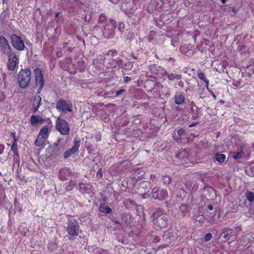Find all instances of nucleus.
Wrapping results in <instances>:
<instances>
[{
    "mask_svg": "<svg viewBox=\"0 0 254 254\" xmlns=\"http://www.w3.org/2000/svg\"><path fill=\"white\" fill-rule=\"evenodd\" d=\"M151 217L154 227L156 229L167 228L170 225V217L166 211L160 207L155 208L152 210Z\"/></svg>",
    "mask_w": 254,
    "mask_h": 254,
    "instance_id": "f257e3e1",
    "label": "nucleus"
},
{
    "mask_svg": "<svg viewBox=\"0 0 254 254\" xmlns=\"http://www.w3.org/2000/svg\"><path fill=\"white\" fill-rule=\"evenodd\" d=\"M65 230L68 235V240L73 241L80 232V226L75 219L69 218Z\"/></svg>",
    "mask_w": 254,
    "mask_h": 254,
    "instance_id": "f03ea898",
    "label": "nucleus"
},
{
    "mask_svg": "<svg viewBox=\"0 0 254 254\" xmlns=\"http://www.w3.org/2000/svg\"><path fill=\"white\" fill-rule=\"evenodd\" d=\"M31 71L30 69L26 68L21 69L18 73V82L21 88H25L28 87L31 82Z\"/></svg>",
    "mask_w": 254,
    "mask_h": 254,
    "instance_id": "7ed1b4c3",
    "label": "nucleus"
},
{
    "mask_svg": "<svg viewBox=\"0 0 254 254\" xmlns=\"http://www.w3.org/2000/svg\"><path fill=\"white\" fill-rule=\"evenodd\" d=\"M116 23V21L113 19L105 20V25L103 26L104 28L103 29V35L104 37L107 39H110L114 36Z\"/></svg>",
    "mask_w": 254,
    "mask_h": 254,
    "instance_id": "20e7f679",
    "label": "nucleus"
},
{
    "mask_svg": "<svg viewBox=\"0 0 254 254\" xmlns=\"http://www.w3.org/2000/svg\"><path fill=\"white\" fill-rule=\"evenodd\" d=\"M10 41L12 47L16 50L19 51H22L26 47L23 38L17 35L16 34H12L10 36Z\"/></svg>",
    "mask_w": 254,
    "mask_h": 254,
    "instance_id": "39448f33",
    "label": "nucleus"
},
{
    "mask_svg": "<svg viewBox=\"0 0 254 254\" xmlns=\"http://www.w3.org/2000/svg\"><path fill=\"white\" fill-rule=\"evenodd\" d=\"M151 197L159 201H163L168 197V193L167 190L160 187H154L151 193Z\"/></svg>",
    "mask_w": 254,
    "mask_h": 254,
    "instance_id": "423d86ee",
    "label": "nucleus"
},
{
    "mask_svg": "<svg viewBox=\"0 0 254 254\" xmlns=\"http://www.w3.org/2000/svg\"><path fill=\"white\" fill-rule=\"evenodd\" d=\"M34 79L36 87L38 88V93H40L44 85V73L40 68L34 69Z\"/></svg>",
    "mask_w": 254,
    "mask_h": 254,
    "instance_id": "0eeeda50",
    "label": "nucleus"
},
{
    "mask_svg": "<svg viewBox=\"0 0 254 254\" xmlns=\"http://www.w3.org/2000/svg\"><path fill=\"white\" fill-rule=\"evenodd\" d=\"M56 127L58 131L63 135H67L70 131V127L66 121L58 117L56 121Z\"/></svg>",
    "mask_w": 254,
    "mask_h": 254,
    "instance_id": "6e6552de",
    "label": "nucleus"
},
{
    "mask_svg": "<svg viewBox=\"0 0 254 254\" xmlns=\"http://www.w3.org/2000/svg\"><path fill=\"white\" fill-rule=\"evenodd\" d=\"M57 109L60 112L66 113L73 111V105L69 101H66L64 99H60L56 104Z\"/></svg>",
    "mask_w": 254,
    "mask_h": 254,
    "instance_id": "1a4fd4ad",
    "label": "nucleus"
},
{
    "mask_svg": "<svg viewBox=\"0 0 254 254\" xmlns=\"http://www.w3.org/2000/svg\"><path fill=\"white\" fill-rule=\"evenodd\" d=\"M14 52L6 38L3 36H0V52L7 56Z\"/></svg>",
    "mask_w": 254,
    "mask_h": 254,
    "instance_id": "9d476101",
    "label": "nucleus"
},
{
    "mask_svg": "<svg viewBox=\"0 0 254 254\" xmlns=\"http://www.w3.org/2000/svg\"><path fill=\"white\" fill-rule=\"evenodd\" d=\"M8 61L7 63V68L9 70H13L19 63V58L14 52L9 55H7Z\"/></svg>",
    "mask_w": 254,
    "mask_h": 254,
    "instance_id": "9b49d317",
    "label": "nucleus"
},
{
    "mask_svg": "<svg viewBox=\"0 0 254 254\" xmlns=\"http://www.w3.org/2000/svg\"><path fill=\"white\" fill-rule=\"evenodd\" d=\"M80 139L78 137H75L73 140V146L67 150L64 154V158H67L75 153L77 152L80 145Z\"/></svg>",
    "mask_w": 254,
    "mask_h": 254,
    "instance_id": "f8f14e48",
    "label": "nucleus"
},
{
    "mask_svg": "<svg viewBox=\"0 0 254 254\" xmlns=\"http://www.w3.org/2000/svg\"><path fill=\"white\" fill-rule=\"evenodd\" d=\"M79 190L82 193L88 194H93L94 190L91 184L82 183L79 184Z\"/></svg>",
    "mask_w": 254,
    "mask_h": 254,
    "instance_id": "ddd939ff",
    "label": "nucleus"
},
{
    "mask_svg": "<svg viewBox=\"0 0 254 254\" xmlns=\"http://www.w3.org/2000/svg\"><path fill=\"white\" fill-rule=\"evenodd\" d=\"M148 68L153 74L157 76H161L164 72L163 68L155 64H150L148 66Z\"/></svg>",
    "mask_w": 254,
    "mask_h": 254,
    "instance_id": "4468645a",
    "label": "nucleus"
},
{
    "mask_svg": "<svg viewBox=\"0 0 254 254\" xmlns=\"http://www.w3.org/2000/svg\"><path fill=\"white\" fill-rule=\"evenodd\" d=\"M190 106L191 113L192 115V119L196 120L198 118L199 115L200 114V109L195 105L193 101H191L190 102Z\"/></svg>",
    "mask_w": 254,
    "mask_h": 254,
    "instance_id": "2eb2a0df",
    "label": "nucleus"
},
{
    "mask_svg": "<svg viewBox=\"0 0 254 254\" xmlns=\"http://www.w3.org/2000/svg\"><path fill=\"white\" fill-rule=\"evenodd\" d=\"M131 222V216L129 214L123 213L121 215V221H116L115 224L122 225H128Z\"/></svg>",
    "mask_w": 254,
    "mask_h": 254,
    "instance_id": "dca6fc26",
    "label": "nucleus"
},
{
    "mask_svg": "<svg viewBox=\"0 0 254 254\" xmlns=\"http://www.w3.org/2000/svg\"><path fill=\"white\" fill-rule=\"evenodd\" d=\"M71 173V170L69 168H63L59 171V178L61 180H66Z\"/></svg>",
    "mask_w": 254,
    "mask_h": 254,
    "instance_id": "f3484780",
    "label": "nucleus"
},
{
    "mask_svg": "<svg viewBox=\"0 0 254 254\" xmlns=\"http://www.w3.org/2000/svg\"><path fill=\"white\" fill-rule=\"evenodd\" d=\"M41 102V97L40 95H36L34 97L33 106L34 108V112L38 111Z\"/></svg>",
    "mask_w": 254,
    "mask_h": 254,
    "instance_id": "a211bd4d",
    "label": "nucleus"
},
{
    "mask_svg": "<svg viewBox=\"0 0 254 254\" xmlns=\"http://www.w3.org/2000/svg\"><path fill=\"white\" fill-rule=\"evenodd\" d=\"M32 126H34L39 124H41L44 121L41 117L32 115L30 119Z\"/></svg>",
    "mask_w": 254,
    "mask_h": 254,
    "instance_id": "6ab92c4d",
    "label": "nucleus"
},
{
    "mask_svg": "<svg viewBox=\"0 0 254 254\" xmlns=\"http://www.w3.org/2000/svg\"><path fill=\"white\" fill-rule=\"evenodd\" d=\"M173 99L175 104L180 105L185 102V98L183 94L179 93L175 95Z\"/></svg>",
    "mask_w": 254,
    "mask_h": 254,
    "instance_id": "aec40b11",
    "label": "nucleus"
},
{
    "mask_svg": "<svg viewBox=\"0 0 254 254\" xmlns=\"http://www.w3.org/2000/svg\"><path fill=\"white\" fill-rule=\"evenodd\" d=\"M105 58L102 56H101L100 58L98 59H95L93 61V65L94 66L95 68L99 70L101 68V64H102L101 62H104Z\"/></svg>",
    "mask_w": 254,
    "mask_h": 254,
    "instance_id": "412c9836",
    "label": "nucleus"
},
{
    "mask_svg": "<svg viewBox=\"0 0 254 254\" xmlns=\"http://www.w3.org/2000/svg\"><path fill=\"white\" fill-rule=\"evenodd\" d=\"M99 210L105 213H109L112 211L111 208L104 203H101L99 205Z\"/></svg>",
    "mask_w": 254,
    "mask_h": 254,
    "instance_id": "4be33fe9",
    "label": "nucleus"
},
{
    "mask_svg": "<svg viewBox=\"0 0 254 254\" xmlns=\"http://www.w3.org/2000/svg\"><path fill=\"white\" fill-rule=\"evenodd\" d=\"M124 205L127 209L134 208L135 207V202L131 199H127L124 201Z\"/></svg>",
    "mask_w": 254,
    "mask_h": 254,
    "instance_id": "5701e85b",
    "label": "nucleus"
},
{
    "mask_svg": "<svg viewBox=\"0 0 254 254\" xmlns=\"http://www.w3.org/2000/svg\"><path fill=\"white\" fill-rule=\"evenodd\" d=\"M187 186L193 192L196 191L198 188V185L197 184L196 182L194 181L188 183L187 184Z\"/></svg>",
    "mask_w": 254,
    "mask_h": 254,
    "instance_id": "b1692460",
    "label": "nucleus"
},
{
    "mask_svg": "<svg viewBox=\"0 0 254 254\" xmlns=\"http://www.w3.org/2000/svg\"><path fill=\"white\" fill-rule=\"evenodd\" d=\"M197 76L200 80L203 81L207 89H208L209 81L206 79L205 74L201 71H199L197 73Z\"/></svg>",
    "mask_w": 254,
    "mask_h": 254,
    "instance_id": "393cba45",
    "label": "nucleus"
},
{
    "mask_svg": "<svg viewBox=\"0 0 254 254\" xmlns=\"http://www.w3.org/2000/svg\"><path fill=\"white\" fill-rule=\"evenodd\" d=\"M215 158L219 163H223L226 159V155L218 153L215 154Z\"/></svg>",
    "mask_w": 254,
    "mask_h": 254,
    "instance_id": "a878e982",
    "label": "nucleus"
},
{
    "mask_svg": "<svg viewBox=\"0 0 254 254\" xmlns=\"http://www.w3.org/2000/svg\"><path fill=\"white\" fill-rule=\"evenodd\" d=\"M245 195L246 199L250 202H253L254 201V193L250 191H247L245 192Z\"/></svg>",
    "mask_w": 254,
    "mask_h": 254,
    "instance_id": "bb28decb",
    "label": "nucleus"
},
{
    "mask_svg": "<svg viewBox=\"0 0 254 254\" xmlns=\"http://www.w3.org/2000/svg\"><path fill=\"white\" fill-rule=\"evenodd\" d=\"M167 77L170 80H178L182 78V75L180 74H176L174 73H171L167 75Z\"/></svg>",
    "mask_w": 254,
    "mask_h": 254,
    "instance_id": "cd10ccee",
    "label": "nucleus"
},
{
    "mask_svg": "<svg viewBox=\"0 0 254 254\" xmlns=\"http://www.w3.org/2000/svg\"><path fill=\"white\" fill-rule=\"evenodd\" d=\"M188 212V207L185 205H182L180 207L179 213L182 216H186Z\"/></svg>",
    "mask_w": 254,
    "mask_h": 254,
    "instance_id": "c85d7f7f",
    "label": "nucleus"
},
{
    "mask_svg": "<svg viewBox=\"0 0 254 254\" xmlns=\"http://www.w3.org/2000/svg\"><path fill=\"white\" fill-rule=\"evenodd\" d=\"M162 180L165 185H169L171 182V178L167 175L162 176Z\"/></svg>",
    "mask_w": 254,
    "mask_h": 254,
    "instance_id": "c756f323",
    "label": "nucleus"
},
{
    "mask_svg": "<svg viewBox=\"0 0 254 254\" xmlns=\"http://www.w3.org/2000/svg\"><path fill=\"white\" fill-rule=\"evenodd\" d=\"M240 211L243 214H245V215H246L247 216H249V215H251L250 209L248 206H244L243 208L240 210Z\"/></svg>",
    "mask_w": 254,
    "mask_h": 254,
    "instance_id": "7c9ffc66",
    "label": "nucleus"
},
{
    "mask_svg": "<svg viewBox=\"0 0 254 254\" xmlns=\"http://www.w3.org/2000/svg\"><path fill=\"white\" fill-rule=\"evenodd\" d=\"M72 58H66L63 63H61V67L62 68H63L64 69L66 70L67 69V67H66L65 66H63V64H64V63L67 64H70L72 63Z\"/></svg>",
    "mask_w": 254,
    "mask_h": 254,
    "instance_id": "2f4dec72",
    "label": "nucleus"
},
{
    "mask_svg": "<svg viewBox=\"0 0 254 254\" xmlns=\"http://www.w3.org/2000/svg\"><path fill=\"white\" fill-rule=\"evenodd\" d=\"M48 127L47 126H44L40 130L39 133L48 137Z\"/></svg>",
    "mask_w": 254,
    "mask_h": 254,
    "instance_id": "473e14b6",
    "label": "nucleus"
},
{
    "mask_svg": "<svg viewBox=\"0 0 254 254\" xmlns=\"http://www.w3.org/2000/svg\"><path fill=\"white\" fill-rule=\"evenodd\" d=\"M11 150H12V152H13L15 155H18L17 145L16 144V142H13L11 146Z\"/></svg>",
    "mask_w": 254,
    "mask_h": 254,
    "instance_id": "72a5a7b5",
    "label": "nucleus"
},
{
    "mask_svg": "<svg viewBox=\"0 0 254 254\" xmlns=\"http://www.w3.org/2000/svg\"><path fill=\"white\" fill-rule=\"evenodd\" d=\"M45 141L43 139H41L37 137V139L35 141V145L37 146H41L44 144Z\"/></svg>",
    "mask_w": 254,
    "mask_h": 254,
    "instance_id": "f704fd0d",
    "label": "nucleus"
},
{
    "mask_svg": "<svg viewBox=\"0 0 254 254\" xmlns=\"http://www.w3.org/2000/svg\"><path fill=\"white\" fill-rule=\"evenodd\" d=\"M134 62H127V63L125 64V68L126 70H130L132 67V64L134 63Z\"/></svg>",
    "mask_w": 254,
    "mask_h": 254,
    "instance_id": "c9c22d12",
    "label": "nucleus"
},
{
    "mask_svg": "<svg viewBox=\"0 0 254 254\" xmlns=\"http://www.w3.org/2000/svg\"><path fill=\"white\" fill-rule=\"evenodd\" d=\"M63 49H64V51L65 52V53H66L67 54H68V53L71 52L73 49V48L67 47L66 43L64 44Z\"/></svg>",
    "mask_w": 254,
    "mask_h": 254,
    "instance_id": "e433bc0d",
    "label": "nucleus"
},
{
    "mask_svg": "<svg viewBox=\"0 0 254 254\" xmlns=\"http://www.w3.org/2000/svg\"><path fill=\"white\" fill-rule=\"evenodd\" d=\"M161 90L165 95H170V89L167 87L161 86Z\"/></svg>",
    "mask_w": 254,
    "mask_h": 254,
    "instance_id": "4c0bfd02",
    "label": "nucleus"
},
{
    "mask_svg": "<svg viewBox=\"0 0 254 254\" xmlns=\"http://www.w3.org/2000/svg\"><path fill=\"white\" fill-rule=\"evenodd\" d=\"M150 187V183L148 182H143L140 183V187L143 189H149Z\"/></svg>",
    "mask_w": 254,
    "mask_h": 254,
    "instance_id": "58836bf2",
    "label": "nucleus"
},
{
    "mask_svg": "<svg viewBox=\"0 0 254 254\" xmlns=\"http://www.w3.org/2000/svg\"><path fill=\"white\" fill-rule=\"evenodd\" d=\"M242 156V149H241L239 151H238L236 154L233 155V158L235 159H239L241 158Z\"/></svg>",
    "mask_w": 254,
    "mask_h": 254,
    "instance_id": "ea45409f",
    "label": "nucleus"
},
{
    "mask_svg": "<svg viewBox=\"0 0 254 254\" xmlns=\"http://www.w3.org/2000/svg\"><path fill=\"white\" fill-rule=\"evenodd\" d=\"M178 134L179 136L181 137H185L186 135V133L185 132V130L183 128H180L177 131Z\"/></svg>",
    "mask_w": 254,
    "mask_h": 254,
    "instance_id": "a19ab883",
    "label": "nucleus"
},
{
    "mask_svg": "<svg viewBox=\"0 0 254 254\" xmlns=\"http://www.w3.org/2000/svg\"><path fill=\"white\" fill-rule=\"evenodd\" d=\"M247 172L248 175L254 177V165L251 166L250 170H247Z\"/></svg>",
    "mask_w": 254,
    "mask_h": 254,
    "instance_id": "79ce46f5",
    "label": "nucleus"
},
{
    "mask_svg": "<svg viewBox=\"0 0 254 254\" xmlns=\"http://www.w3.org/2000/svg\"><path fill=\"white\" fill-rule=\"evenodd\" d=\"M212 238V234L210 233H208L205 234L204 240L205 242L209 241Z\"/></svg>",
    "mask_w": 254,
    "mask_h": 254,
    "instance_id": "37998d69",
    "label": "nucleus"
},
{
    "mask_svg": "<svg viewBox=\"0 0 254 254\" xmlns=\"http://www.w3.org/2000/svg\"><path fill=\"white\" fill-rule=\"evenodd\" d=\"M118 29L121 32H124L125 29V24L123 23H120L119 24Z\"/></svg>",
    "mask_w": 254,
    "mask_h": 254,
    "instance_id": "c03bdc74",
    "label": "nucleus"
},
{
    "mask_svg": "<svg viewBox=\"0 0 254 254\" xmlns=\"http://www.w3.org/2000/svg\"><path fill=\"white\" fill-rule=\"evenodd\" d=\"M138 178V175L136 174H132L131 176H130V178L131 180H133V183H135L136 182V179L137 178Z\"/></svg>",
    "mask_w": 254,
    "mask_h": 254,
    "instance_id": "a18cd8bd",
    "label": "nucleus"
},
{
    "mask_svg": "<svg viewBox=\"0 0 254 254\" xmlns=\"http://www.w3.org/2000/svg\"><path fill=\"white\" fill-rule=\"evenodd\" d=\"M125 91V90L124 89H121L118 90L116 91V93H115L116 96H118L120 95L122 93L124 92Z\"/></svg>",
    "mask_w": 254,
    "mask_h": 254,
    "instance_id": "49530a36",
    "label": "nucleus"
},
{
    "mask_svg": "<svg viewBox=\"0 0 254 254\" xmlns=\"http://www.w3.org/2000/svg\"><path fill=\"white\" fill-rule=\"evenodd\" d=\"M105 19H106L105 16L103 14H101L99 16V21L100 22L104 23V21L105 20Z\"/></svg>",
    "mask_w": 254,
    "mask_h": 254,
    "instance_id": "de8ad7c7",
    "label": "nucleus"
},
{
    "mask_svg": "<svg viewBox=\"0 0 254 254\" xmlns=\"http://www.w3.org/2000/svg\"><path fill=\"white\" fill-rule=\"evenodd\" d=\"M96 176L97 177H99L100 178L102 177L103 174L101 168L98 169Z\"/></svg>",
    "mask_w": 254,
    "mask_h": 254,
    "instance_id": "09e8293b",
    "label": "nucleus"
},
{
    "mask_svg": "<svg viewBox=\"0 0 254 254\" xmlns=\"http://www.w3.org/2000/svg\"><path fill=\"white\" fill-rule=\"evenodd\" d=\"M193 219L196 221H198L199 222H201L203 220V217L202 216H199L195 218L194 217H193Z\"/></svg>",
    "mask_w": 254,
    "mask_h": 254,
    "instance_id": "8fccbe9b",
    "label": "nucleus"
},
{
    "mask_svg": "<svg viewBox=\"0 0 254 254\" xmlns=\"http://www.w3.org/2000/svg\"><path fill=\"white\" fill-rule=\"evenodd\" d=\"M74 186V183H73L72 182H70V185H69V186L66 187V189H68V190H71L72 189Z\"/></svg>",
    "mask_w": 254,
    "mask_h": 254,
    "instance_id": "3c124183",
    "label": "nucleus"
},
{
    "mask_svg": "<svg viewBox=\"0 0 254 254\" xmlns=\"http://www.w3.org/2000/svg\"><path fill=\"white\" fill-rule=\"evenodd\" d=\"M246 203H247V202H245V201L241 202L239 203V205L242 209L243 208L244 206H248Z\"/></svg>",
    "mask_w": 254,
    "mask_h": 254,
    "instance_id": "603ef678",
    "label": "nucleus"
},
{
    "mask_svg": "<svg viewBox=\"0 0 254 254\" xmlns=\"http://www.w3.org/2000/svg\"><path fill=\"white\" fill-rule=\"evenodd\" d=\"M5 97V95L2 92H0V102L4 101Z\"/></svg>",
    "mask_w": 254,
    "mask_h": 254,
    "instance_id": "864d4df0",
    "label": "nucleus"
},
{
    "mask_svg": "<svg viewBox=\"0 0 254 254\" xmlns=\"http://www.w3.org/2000/svg\"><path fill=\"white\" fill-rule=\"evenodd\" d=\"M38 137L39 138H41V139H43V140L44 141L46 140V139H47V137L43 135H42L40 133H39L38 135Z\"/></svg>",
    "mask_w": 254,
    "mask_h": 254,
    "instance_id": "5fc2aeb1",
    "label": "nucleus"
},
{
    "mask_svg": "<svg viewBox=\"0 0 254 254\" xmlns=\"http://www.w3.org/2000/svg\"><path fill=\"white\" fill-rule=\"evenodd\" d=\"M131 80V78L128 76H125L124 77V81L125 82H127Z\"/></svg>",
    "mask_w": 254,
    "mask_h": 254,
    "instance_id": "6e6d98bb",
    "label": "nucleus"
},
{
    "mask_svg": "<svg viewBox=\"0 0 254 254\" xmlns=\"http://www.w3.org/2000/svg\"><path fill=\"white\" fill-rule=\"evenodd\" d=\"M4 149V145L0 144V154H1L3 153Z\"/></svg>",
    "mask_w": 254,
    "mask_h": 254,
    "instance_id": "4d7b16f0",
    "label": "nucleus"
},
{
    "mask_svg": "<svg viewBox=\"0 0 254 254\" xmlns=\"http://www.w3.org/2000/svg\"><path fill=\"white\" fill-rule=\"evenodd\" d=\"M224 235L223 236L224 239H227L229 237V234L228 233L223 232Z\"/></svg>",
    "mask_w": 254,
    "mask_h": 254,
    "instance_id": "13d9d810",
    "label": "nucleus"
},
{
    "mask_svg": "<svg viewBox=\"0 0 254 254\" xmlns=\"http://www.w3.org/2000/svg\"><path fill=\"white\" fill-rule=\"evenodd\" d=\"M178 84L180 87H183L184 86V82L182 81H180Z\"/></svg>",
    "mask_w": 254,
    "mask_h": 254,
    "instance_id": "bf43d9fd",
    "label": "nucleus"
},
{
    "mask_svg": "<svg viewBox=\"0 0 254 254\" xmlns=\"http://www.w3.org/2000/svg\"><path fill=\"white\" fill-rule=\"evenodd\" d=\"M101 135H97V136H96V140L97 141H100V140H101Z\"/></svg>",
    "mask_w": 254,
    "mask_h": 254,
    "instance_id": "052dcab7",
    "label": "nucleus"
},
{
    "mask_svg": "<svg viewBox=\"0 0 254 254\" xmlns=\"http://www.w3.org/2000/svg\"><path fill=\"white\" fill-rule=\"evenodd\" d=\"M11 134H13V142H16L17 141V138H16V137H15V133H14V132H11Z\"/></svg>",
    "mask_w": 254,
    "mask_h": 254,
    "instance_id": "680f3d73",
    "label": "nucleus"
},
{
    "mask_svg": "<svg viewBox=\"0 0 254 254\" xmlns=\"http://www.w3.org/2000/svg\"><path fill=\"white\" fill-rule=\"evenodd\" d=\"M207 207H208V209L209 210H212L213 208V206L211 205V204H209L208 206H207Z\"/></svg>",
    "mask_w": 254,
    "mask_h": 254,
    "instance_id": "e2e57ef3",
    "label": "nucleus"
},
{
    "mask_svg": "<svg viewBox=\"0 0 254 254\" xmlns=\"http://www.w3.org/2000/svg\"><path fill=\"white\" fill-rule=\"evenodd\" d=\"M58 143H54L53 146H52V148H53V149L54 148L56 149V148L58 147Z\"/></svg>",
    "mask_w": 254,
    "mask_h": 254,
    "instance_id": "0e129e2a",
    "label": "nucleus"
},
{
    "mask_svg": "<svg viewBox=\"0 0 254 254\" xmlns=\"http://www.w3.org/2000/svg\"><path fill=\"white\" fill-rule=\"evenodd\" d=\"M197 124H198V123H192V124H190V125H189V127H194V126H195Z\"/></svg>",
    "mask_w": 254,
    "mask_h": 254,
    "instance_id": "69168bd1",
    "label": "nucleus"
},
{
    "mask_svg": "<svg viewBox=\"0 0 254 254\" xmlns=\"http://www.w3.org/2000/svg\"><path fill=\"white\" fill-rule=\"evenodd\" d=\"M119 0H110V1L114 3H117V2H118Z\"/></svg>",
    "mask_w": 254,
    "mask_h": 254,
    "instance_id": "338daca9",
    "label": "nucleus"
},
{
    "mask_svg": "<svg viewBox=\"0 0 254 254\" xmlns=\"http://www.w3.org/2000/svg\"><path fill=\"white\" fill-rule=\"evenodd\" d=\"M150 178L153 180V179H154L155 178V176L154 175H150Z\"/></svg>",
    "mask_w": 254,
    "mask_h": 254,
    "instance_id": "774afa93",
    "label": "nucleus"
}]
</instances>
